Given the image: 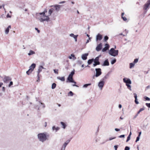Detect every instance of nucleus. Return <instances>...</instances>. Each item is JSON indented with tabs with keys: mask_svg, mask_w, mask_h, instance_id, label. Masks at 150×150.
Instances as JSON below:
<instances>
[{
	"mask_svg": "<svg viewBox=\"0 0 150 150\" xmlns=\"http://www.w3.org/2000/svg\"><path fill=\"white\" fill-rule=\"evenodd\" d=\"M35 52L34 51L32 50H30L29 51V52L28 53V55L29 56H30L31 55H33V54H35Z\"/></svg>",
	"mask_w": 150,
	"mask_h": 150,
	"instance_id": "nucleus-25",
	"label": "nucleus"
},
{
	"mask_svg": "<svg viewBox=\"0 0 150 150\" xmlns=\"http://www.w3.org/2000/svg\"><path fill=\"white\" fill-rule=\"evenodd\" d=\"M103 38V36L100 34L98 33L96 36V40L97 41L98 40H101Z\"/></svg>",
	"mask_w": 150,
	"mask_h": 150,
	"instance_id": "nucleus-12",
	"label": "nucleus"
},
{
	"mask_svg": "<svg viewBox=\"0 0 150 150\" xmlns=\"http://www.w3.org/2000/svg\"><path fill=\"white\" fill-rule=\"evenodd\" d=\"M116 59H114L111 61V63L112 64H113L116 62Z\"/></svg>",
	"mask_w": 150,
	"mask_h": 150,
	"instance_id": "nucleus-33",
	"label": "nucleus"
},
{
	"mask_svg": "<svg viewBox=\"0 0 150 150\" xmlns=\"http://www.w3.org/2000/svg\"><path fill=\"white\" fill-rule=\"evenodd\" d=\"M91 39V38L90 37H89V38H88V40H87L86 42V44H87L89 42V40H90Z\"/></svg>",
	"mask_w": 150,
	"mask_h": 150,
	"instance_id": "nucleus-55",
	"label": "nucleus"
},
{
	"mask_svg": "<svg viewBox=\"0 0 150 150\" xmlns=\"http://www.w3.org/2000/svg\"><path fill=\"white\" fill-rule=\"evenodd\" d=\"M38 13H36V18L38 19L40 22H42L45 21L48 22L49 21L50 18L49 17V16L45 15L44 16H43V15H38L39 16H38L37 14Z\"/></svg>",
	"mask_w": 150,
	"mask_h": 150,
	"instance_id": "nucleus-1",
	"label": "nucleus"
},
{
	"mask_svg": "<svg viewBox=\"0 0 150 150\" xmlns=\"http://www.w3.org/2000/svg\"><path fill=\"white\" fill-rule=\"evenodd\" d=\"M96 71V74L94 75L93 76V78H94V77H98L99 76L102 74V72L101 71V69L100 68H96L95 69Z\"/></svg>",
	"mask_w": 150,
	"mask_h": 150,
	"instance_id": "nucleus-6",
	"label": "nucleus"
},
{
	"mask_svg": "<svg viewBox=\"0 0 150 150\" xmlns=\"http://www.w3.org/2000/svg\"><path fill=\"white\" fill-rule=\"evenodd\" d=\"M35 29L39 33H40V30L36 28H35Z\"/></svg>",
	"mask_w": 150,
	"mask_h": 150,
	"instance_id": "nucleus-58",
	"label": "nucleus"
},
{
	"mask_svg": "<svg viewBox=\"0 0 150 150\" xmlns=\"http://www.w3.org/2000/svg\"><path fill=\"white\" fill-rule=\"evenodd\" d=\"M39 102L40 104L41 105H42V108H45V105L44 103H41L40 101H39Z\"/></svg>",
	"mask_w": 150,
	"mask_h": 150,
	"instance_id": "nucleus-40",
	"label": "nucleus"
},
{
	"mask_svg": "<svg viewBox=\"0 0 150 150\" xmlns=\"http://www.w3.org/2000/svg\"><path fill=\"white\" fill-rule=\"evenodd\" d=\"M130 148L128 146H126L125 148V150H129Z\"/></svg>",
	"mask_w": 150,
	"mask_h": 150,
	"instance_id": "nucleus-43",
	"label": "nucleus"
},
{
	"mask_svg": "<svg viewBox=\"0 0 150 150\" xmlns=\"http://www.w3.org/2000/svg\"><path fill=\"white\" fill-rule=\"evenodd\" d=\"M125 137V135L124 134L122 135H120V136H118V137L121 138H124Z\"/></svg>",
	"mask_w": 150,
	"mask_h": 150,
	"instance_id": "nucleus-45",
	"label": "nucleus"
},
{
	"mask_svg": "<svg viewBox=\"0 0 150 150\" xmlns=\"http://www.w3.org/2000/svg\"><path fill=\"white\" fill-rule=\"evenodd\" d=\"M39 76V74H38L37 76H38V79L37 81H39V80H40V76Z\"/></svg>",
	"mask_w": 150,
	"mask_h": 150,
	"instance_id": "nucleus-56",
	"label": "nucleus"
},
{
	"mask_svg": "<svg viewBox=\"0 0 150 150\" xmlns=\"http://www.w3.org/2000/svg\"><path fill=\"white\" fill-rule=\"evenodd\" d=\"M6 17L7 18H11V16H10L8 14L7 15Z\"/></svg>",
	"mask_w": 150,
	"mask_h": 150,
	"instance_id": "nucleus-64",
	"label": "nucleus"
},
{
	"mask_svg": "<svg viewBox=\"0 0 150 150\" xmlns=\"http://www.w3.org/2000/svg\"><path fill=\"white\" fill-rule=\"evenodd\" d=\"M133 94L134 95V97L135 98V99H137V94L136 93H134Z\"/></svg>",
	"mask_w": 150,
	"mask_h": 150,
	"instance_id": "nucleus-50",
	"label": "nucleus"
},
{
	"mask_svg": "<svg viewBox=\"0 0 150 150\" xmlns=\"http://www.w3.org/2000/svg\"><path fill=\"white\" fill-rule=\"evenodd\" d=\"M146 105L148 108H150V103H146Z\"/></svg>",
	"mask_w": 150,
	"mask_h": 150,
	"instance_id": "nucleus-46",
	"label": "nucleus"
},
{
	"mask_svg": "<svg viewBox=\"0 0 150 150\" xmlns=\"http://www.w3.org/2000/svg\"><path fill=\"white\" fill-rule=\"evenodd\" d=\"M55 8V10L57 11H58L60 8V6L59 5H56L54 6Z\"/></svg>",
	"mask_w": 150,
	"mask_h": 150,
	"instance_id": "nucleus-22",
	"label": "nucleus"
},
{
	"mask_svg": "<svg viewBox=\"0 0 150 150\" xmlns=\"http://www.w3.org/2000/svg\"><path fill=\"white\" fill-rule=\"evenodd\" d=\"M56 84L55 83H52V89H54L56 87Z\"/></svg>",
	"mask_w": 150,
	"mask_h": 150,
	"instance_id": "nucleus-32",
	"label": "nucleus"
},
{
	"mask_svg": "<svg viewBox=\"0 0 150 150\" xmlns=\"http://www.w3.org/2000/svg\"><path fill=\"white\" fill-rule=\"evenodd\" d=\"M91 85V83H88V84H86L84 85L83 86V88H87L88 86H90Z\"/></svg>",
	"mask_w": 150,
	"mask_h": 150,
	"instance_id": "nucleus-31",
	"label": "nucleus"
},
{
	"mask_svg": "<svg viewBox=\"0 0 150 150\" xmlns=\"http://www.w3.org/2000/svg\"><path fill=\"white\" fill-rule=\"evenodd\" d=\"M135 64L133 62L131 63H130L129 64V68L130 69L132 68V67H134Z\"/></svg>",
	"mask_w": 150,
	"mask_h": 150,
	"instance_id": "nucleus-29",
	"label": "nucleus"
},
{
	"mask_svg": "<svg viewBox=\"0 0 150 150\" xmlns=\"http://www.w3.org/2000/svg\"><path fill=\"white\" fill-rule=\"evenodd\" d=\"M105 47L102 50V51L103 52H106L108 50L110 47L109 45L108 44H106L105 45Z\"/></svg>",
	"mask_w": 150,
	"mask_h": 150,
	"instance_id": "nucleus-13",
	"label": "nucleus"
},
{
	"mask_svg": "<svg viewBox=\"0 0 150 150\" xmlns=\"http://www.w3.org/2000/svg\"><path fill=\"white\" fill-rule=\"evenodd\" d=\"M13 85V82L12 81H10L8 85V87H10L12 85Z\"/></svg>",
	"mask_w": 150,
	"mask_h": 150,
	"instance_id": "nucleus-42",
	"label": "nucleus"
},
{
	"mask_svg": "<svg viewBox=\"0 0 150 150\" xmlns=\"http://www.w3.org/2000/svg\"><path fill=\"white\" fill-rule=\"evenodd\" d=\"M52 129L53 130H55L56 129V127L55 126H53L52 127Z\"/></svg>",
	"mask_w": 150,
	"mask_h": 150,
	"instance_id": "nucleus-63",
	"label": "nucleus"
},
{
	"mask_svg": "<svg viewBox=\"0 0 150 150\" xmlns=\"http://www.w3.org/2000/svg\"><path fill=\"white\" fill-rule=\"evenodd\" d=\"M97 65H98V64H97L95 63H94L93 64V67H95Z\"/></svg>",
	"mask_w": 150,
	"mask_h": 150,
	"instance_id": "nucleus-61",
	"label": "nucleus"
},
{
	"mask_svg": "<svg viewBox=\"0 0 150 150\" xmlns=\"http://www.w3.org/2000/svg\"><path fill=\"white\" fill-rule=\"evenodd\" d=\"M54 72L56 74H58V70L57 69H54L53 70Z\"/></svg>",
	"mask_w": 150,
	"mask_h": 150,
	"instance_id": "nucleus-41",
	"label": "nucleus"
},
{
	"mask_svg": "<svg viewBox=\"0 0 150 150\" xmlns=\"http://www.w3.org/2000/svg\"><path fill=\"white\" fill-rule=\"evenodd\" d=\"M122 19L124 21H126L127 20V18L125 17H124L123 16L122 17Z\"/></svg>",
	"mask_w": 150,
	"mask_h": 150,
	"instance_id": "nucleus-52",
	"label": "nucleus"
},
{
	"mask_svg": "<svg viewBox=\"0 0 150 150\" xmlns=\"http://www.w3.org/2000/svg\"><path fill=\"white\" fill-rule=\"evenodd\" d=\"M105 84V81H104L102 80L100 81V82L98 83V87L101 90Z\"/></svg>",
	"mask_w": 150,
	"mask_h": 150,
	"instance_id": "nucleus-10",
	"label": "nucleus"
},
{
	"mask_svg": "<svg viewBox=\"0 0 150 150\" xmlns=\"http://www.w3.org/2000/svg\"><path fill=\"white\" fill-rule=\"evenodd\" d=\"M66 82L67 83L69 82L74 83V84L72 85L73 86H76L77 87H79V86L76 84V82L73 80V77L68 76L67 78V80L66 81Z\"/></svg>",
	"mask_w": 150,
	"mask_h": 150,
	"instance_id": "nucleus-5",
	"label": "nucleus"
},
{
	"mask_svg": "<svg viewBox=\"0 0 150 150\" xmlns=\"http://www.w3.org/2000/svg\"><path fill=\"white\" fill-rule=\"evenodd\" d=\"M108 37L107 36H105L104 37V40L105 42L108 39Z\"/></svg>",
	"mask_w": 150,
	"mask_h": 150,
	"instance_id": "nucleus-36",
	"label": "nucleus"
},
{
	"mask_svg": "<svg viewBox=\"0 0 150 150\" xmlns=\"http://www.w3.org/2000/svg\"><path fill=\"white\" fill-rule=\"evenodd\" d=\"M54 10V9L53 8H52L49 9L48 11L49 15L48 16H49L51 15L52 13Z\"/></svg>",
	"mask_w": 150,
	"mask_h": 150,
	"instance_id": "nucleus-24",
	"label": "nucleus"
},
{
	"mask_svg": "<svg viewBox=\"0 0 150 150\" xmlns=\"http://www.w3.org/2000/svg\"><path fill=\"white\" fill-rule=\"evenodd\" d=\"M5 88L4 87H3L2 88V91L3 92L5 91Z\"/></svg>",
	"mask_w": 150,
	"mask_h": 150,
	"instance_id": "nucleus-60",
	"label": "nucleus"
},
{
	"mask_svg": "<svg viewBox=\"0 0 150 150\" xmlns=\"http://www.w3.org/2000/svg\"><path fill=\"white\" fill-rule=\"evenodd\" d=\"M59 129V127H56V132H57L58 130Z\"/></svg>",
	"mask_w": 150,
	"mask_h": 150,
	"instance_id": "nucleus-59",
	"label": "nucleus"
},
{
	"mask_svg": "<svg viewBox=\"0 0 150 150\" xmlns=\"http://www.w3.org/2000/svg\"><path fill=\"white\" fill-rule=\"evenodd\" d=\"M109 65V63L108 61V59H106L104 62L103 64H102V66H108Z\"/></svg>",
	"mask_w": 150,
	"mask_h": 150,
	"instance_id": "nucleus-17",
	"label": "nucleus"
},
{
	"mask_svg": "<svg viewBox=\"0 0 150 150\" xmlns=\"http://www.w3.org/2000/svg\"><path fill=\"white\" fill-rule=\"evenodd\" d=\"M116 138V137H110L109 138V141H111L112 139H115Z\"/></svg>",
	"mask_w": 150,
	"mask_h": 150,
	"instance_id": "nucleus-49",
	"label": "nucleus"
},
{
	"mask_svg": "<svg viewBox=\"0 0 150 150\" xmlns=\"http://www.w3.org/2000/svg\"><path fill=\"white\" fill-rule=\"evenodd\" d=\"M78 63L79 64H81L82 63V62L81 60H79L78 61Z\"/></svg>",
	"mask_w": 150,
	"mask_h": 150,
	"instance_id": "nucleus-47",
	"label": "nucleus"
},
{
	"mask_svg": "<svg viewBox=\"0 0 150 150\" xmlns=\"http://www.w3.org/2000/svg\"><path fill=\"white\" fill-rule=\"evenodd\" d=\"M108 76H109L108 74H107L105 76L103 77V78L102 79V80H103L104 81V80L105 79H108Z\"/></svg>",
	"mask_w": 150,
	"mask_h": 150,
	"instance_id": "nucleus-28",
	"label": "nucleus"
},
{
	"mask_svg": "<svg viewBox=\"0 0 150 150\" xmlns=\"http://www.w3.org/2000/svg\"><path fill=\"white\" fill-rule=\"evenodd\" d=\"M47 12V10L46 9H45L44 11L42 12L41 13H38L37 14L38 16H39L38 15H43V16H44L45 15V13Z\"/></svg>",
	"mask_w": 150,
	"mask_h": 150,
	"instance_id": "nucleus-19",
	"label": "nucleus"
},
{
	"mask_svg": "<svg viewBox=\"0 0 150 150\" xmlns=\"http://www.w3.org/2000/svg\"><path fill=\"white\" fill-rule=\"evenodd\" d=\"M150 87V86H149V85L146 88V90H147V89L149 88Z\"/></svg>",
	"mask_w": 150,
	"mask_h": 150,
	"instance_id": "nucleus-62",
	"label": "nucleus"
},
{
	"mask_svg": "<svg viewBox=\"0 0 150 150\" xmlns=\"http://www.w3.org/2000/svg\"><path fill=\"white\" fill-rule=\"evenodd\" d=\"M36 66V64L35 63L32 64L29 67V69L33 71Z\"/></svg>",
	"mask_w": 150,
	"mask_h": 150,
	"instance_id": "nucleus-18",
	"label": "nucleus"
},
{
	"mask_svg": "<svg viewBox=\"0 0 150 150\" xmlns=\"http://www.w3.org/2000/svg\"><path fill=\"white\" fill-rule=\"evenodd\" d=\"M134 102L135 103L137 104H138L139 103V102L137 101V99H135Z\"/></svg>",
	"mask_w": 150,
	"mask_h": 150,
	"instance_id": "nucleus-48",
	"label": "nucleus"
},
{
	"mask_svg": "<svg viewBox=\"0 0 150 150\" xmlns=\"http://www.w3.org/2000/svg\"><path fill=\"white\" fill-rule=\"evenodd\" d=\"M94 60V59L92 58L91 59H89L88 61V64H91L93 62V61Z\"/></svg>",
	"mask_w": 150,
	"mask_h": 150,
	"instance_id": "nucleus-27",
	"label": "nucleus"
},
{
	"mask_svg": "<svg viewBox=\"0 0 150 150\" xmlns=\"http://www.w3.org/2000/svg\"><path fill=\"white\" fill-rule=\"evenodd\" d=\"M11 28V26L10 25H9L5 30V34H7L9 32V29Z\"/></svg>",
	"mask_w": 150,
	"mask_h": 150,
	"instance_id": "nucleus-21",
	"label": "nucleus"
},
{
	"mask_svg": "<svg viewBox=\"0 0 150 150\" xmlns=\"http://www.w3.org/2000/svg\"><path fill=\"white\" fill-rule=\"evenodd\" d=\"M3 80L4 83H7L9 81L11 80V78L10 76H4V78H3Z\"/></svg>",
	"mask_w": 150,
	"mask_h": 150,
	"instance_id": "nucleus-8",
	"label": "nucleus"
},
{
	"mask_svg": "<svg viewBox=\"0 0 150 150\" xmlns=\"http://www.w3.org/2000/svg\"><path fill=\"white\" fill-rule=\"evenodd\" d=\"M71 138L70 139L68 140H67L66 142L64 143L63 145H62V147L61 148V149L60 150H65V148L67 146V145L69 143L70 140H71Z\"/></svg>",
	"mask_w": 150,
	"mask_h": 150,
	"instance_id": "nucleus-9",
	"label": "nucleus"
},
{
	"mask_svg": "<svg viewBox=\"0 0 150 150\" xmlns=\"http://www.w3.org/2000/svg\"><path fill=\"white\" fill-rule=\"evenodd\" d=\"M115 130L116 132H118L120 131V129L118 128H115Z\"/></svg>",
	"mask_w": 150,
	"mask_h": 150,
	"instance_id": "nucleus-57",
	"label": "nucleus"
},
{
	"mask_svg": "<svg viewBox=\"0 0 150 150\" xmlns=\"http://www.w3.org/2000/svg\"><path fill=\"white\" fill-rule=\"evenodd\" d=\"M61 124L63 126V128L64 129H65L66 127V125L65 124L64 122H61Z\"/></svg>",
	"mask_w": 150,
	"mask_h": 150,
	"instance_id": "nucleus-30",
	"label": "nucleus"
},
{
	"mask_svg": "<svg viewBox=\"0 0 150 150\" xmlns=\"http://www.w3.org/2000/svg\"><path fill=\"white\" fill-rule=\"evenodd\" d=\"M130 137H131V136H130L129 135L127 137V140L126 141V142H128V141L130 139Z\"/></svg>",
	"mask_w": 150,
	"mask_h": 150,
	"instance_id": "nucleus-39",
	"label": "nucleus"
},
{
	"mask_svg": "<svg viewBox=\"0 0 150 150\" xmlns=\"http://www.w3.org/2000/svg\"><path fill=\"white\" fill-rule=\"evenodd\" d=\"M32 71L29 69V70L26 71V73L28 75H29Z\"/></svg>",
	"mask_w": 150,
	"mask_h": 150,
	"instance_id": "nucleus-35",
	"label": "nucleus"
},
{
	"mask_svg": "<svg viewBox=\"0 0 150 150\" xmlns=\"http://www.w3.org/2000/svg\"><path fill=\"white\" fill-rule=\"evenodd\" d=\"M78 35H75L73 33H71L69 35V36L72 37L74 38L75 40V41L76 42L77 41V37L78 36Z\"/></svg>",
	"mask_w": 150,
	"mask_h": 150,
	"instance_id": "nucleus-14",
	"label": "nucleus"
},
{
	"mask_svg": "<svg viewBox=\"0 0 150 150\" xmlns=\"http://www.w3.org/2000/svg\"><path fill=\"white\" fill-rule=\"evenodd\" d=\"M57 79L61 80L62 81H65V79L64 76L60 77V76H58L57 78Z\"/></svg>",
	"mask_w": 150,
	"mask_h": 150,
	"instance_id": "nucleus-23",
	"label": "nucleus"
},
{
	"mask_svg": "<svg viewBox=\"0 0 150 150\" xmlns=\"http://www.w3.org/2000/svg\"><path fill=\"white\" fill-rule=\"evenodd\" d=\"M118 50H115L114 48H111L109 51V53L112 56L115 57L118 55Z\"/></svg>",
	"mask_w": 150,
	"mask_h": 150,
	"instance_id": "nucleus-4",
	"label": "nucleus"
},
{
	"mask_svg": "<svg viewBox=\"0 0 150 150\" xmlns=\"http://www.w3.org/2000/svg\"><path fill=\"white\" fill-rule=\"evenodd\" d=\"M138 59L137 58H136L134 59V61H133V62L134 63V64H135L136 63H137L138 62Z\"/></svg>",
	"mask_w": 150,
	"mask_h": 150,
	"instance_id": "nucleus-37",
	"label": "nucleus"
},
{
	"mask_svg": "<svg viewBox=\"0 0 150 150\" xmlns=\"http://www.w3.org/2000/svg\"><path fill=\"white\" fill-rule=\"evenodd\" d=\"M139 139H140V137H139V136H138L137 137L136 139V141H135V142H137L139 141Z\"/></svg>",
	"mask_w": 150,
	"mask_h": 150,
	"instance_id": "nucleus-44",
	"label": "nucleus"
},
{
	"mask_svg": "<svg viewBox=\"0 0 150 150\" xmlns=\"http://www.w3.org/2000/svg\"><path fill=\"white\" fill-rule=\"evenodd\" d=\"M44 69V68L42 66H40L37 71L38 74H39L42 71V69Z\"/></svg>",
	"mask_w": 150,
	"mask_h": 150,
	"instance_id": "nucleus-20",
	"label": "nucleus"
},
{
	"mask_svg": "<svg viewBox=\"0 0 150 150\" xmlns=\"http://www.w3.org/2000/svg\"><path fill=\"white\" fill-rule=\"evenodd\" d=\"M114 148L115 150H117L118 148V145H115L114 146Z\"/></svg>",
	"mask_w": 150,
	"mask_h": 150,
	"instance_id": "nucleus-54",
	"label": "nucleus"
},
{
	"mask_svg": "<svg viewBox=\"0 0 150 150\" xmlns=\"http://www.w3.org/2000/svg\"><path fill=\"white\" fill-rule=\"evenodd\" d=\"M100 56V55L96 57L95 59H94L93 62L94 63H95L98 65L100 64V63L99 61V58Z\"/></svg>",
	"mask_w": 150,
	"mask_h": 150,
	"instance_id": "nucleus-11",
	"label": "nucleus"
},
{
	"mask_svg": "<svg viewBox=\"0 0 150 150\" xmlns=\"http://www.w3.org/2000/svg\"><path fill=\"white\" fill-rule=\"evenodd\" d=\"M145 98V99L146 100H148V101L150 100V98L148 97H146Z\"/></svg>",
	"mask_w": 150,
	"mask_h": 150,
	"instance_id": "nucleus-51",
	"label": "nucleus"
},
{
	"mask_svg": "<svg viewBox=\"0 0 150 150\" xmlns=\"http://www.w3.org/2000/svg\"><path fill=\"white\" fill-rule=\"evenodd\" d=\"M145 108H144V107H143V108H140L139 110V111L140 112H141V111L144 110Z\"/></svg>",
	"mask_w": 150,
	"mask_h": 150,
	"instance_id": "nucleus-53",
	"label": "nucleus"
},
{
	"mask_svg": "<svg viewBox=\"0 0 150 150\" xmlns=\"http://www.w3.org/2000/svg\"><path fill=\"white\" fill-rule=\"evenodd\" d=\"M123 82L126 83V85L130 91L132 90L130 84L132 83V82L130 79H127L126 78H124L123 79Z\"/></svg>",
	"mask_w": 150,
	"mask_h": 150,
	"instance_id": "nucleus-3",
	"label": "nucleus"
},
{
	"mask_svg": "<svg viewBox=\"0 0 150 150\" xmlns=\"http://www.w3.org/2000/svg\"><path fill=\"white\" fill-rule=\"evenodd\" d=\"M69 95H70V96H73V95H74V93H73L71 91H70L68 93V96H69Z\"/></svg>",
	"mask_w": 150,
	"mask_h": 150,
	"instance_id": "nucleus-34",
	"label": "nucleus"
},
{
	"mask_svg": "<svg viewBox=\"0 0 150 150\" xmlns=\"http://www.w3.org/2000/svg\"><path fill=\"white\" fill-rule=\"evenodd\" d=\"M71 56L73 57V59L74 60L76 59V58L75 57V55L73 54H71Z\"/></svg>",
	"mask_w": 150,
	"mask_h": 150,
	"instance_id": "nucleus-38",
	"label": "nucleus"
},
{
	"mask_svg": "<svg viewBox=\"0 0 150 150\" xmlns=\"http://www.w3.org/2000/svg\"><path fill=\"white\" fill-rule=\"evenodd\" d=\"M102 48V44L101 43H100L96 47V50L97 51H100Z\"/></svg>",
	"mask_w": 150,
	"mask_h": 150,
	"instance_id": "nucleus-15",
	"label": "nucleus"
},
{
	"mask_svg": "<svg viewBox=\"0 0 150 150\" xmlns=\"http://www.w3.org/2000/svg\"><path fill=\"white\" fill-rule=\"evenodd\" d=\"M150 5V0H148L144 6V9L146 10L145 11V13H146L147 12V9L149 8V5Z\"/></svg>",
	"mask_w": 150,
	"mask_h": 150,
	"instance_id": "nucleus-7",
	"label": "nucleus"
},
{
	"mask_svg": "<svg viewBox=\"0 0 150 150\" xmlns=\"http://www.w3.org/2000/svg\"><path fill=\"white\" fill-rule=\"evenodd\" d=\"M75 74V70L74 69L70 73V74H69L68 76H69L70 77H73L74 75Z\"/></svg>",
	"mask_w": 150,
	"mask_h": 150,
	"instance_id": "nucleus-26",
	"label": "nucleus"
},
{
	"mask_svg": "<svg viewBox=\"0 0 150 150\" xmlns=\"http://www.w3.org/2000/svg\"><path fill=\"white\" fill-rule=\"evenodd\" d=\"M37 136L39 141L43 142L47 139V137H48L49 135L45 132L39 133L38 134Z\"/></svg>",
	"mask_w": 150,
	"mask_h": 150,
	"instance_id": "nucleus-2",
	"label": "nucleus"
},
{
	"mask_svg": "<svg viewBox=\"0 0 150 150\" xmlns=\"http://www.w3.org/2000/svg\"><path fill=\"white\" fill-rule=\"evenodd\" d=\"M88 55V53H85L83 54L81 56V58L83 60H86L87 59V57Z\"/></svg>",
	"mask_w": 150,
	"mask_h": 150,
	"instance_id": "nucleus-16",
	"label": "nucleus"
}]
</instances>
